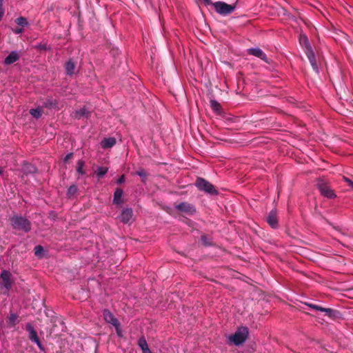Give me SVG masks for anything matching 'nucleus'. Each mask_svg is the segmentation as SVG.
<instances>
[{
    "instance_id": "f257e3e1",
    "label": "nucleus",
    "mask_w": 353,
    "mask_h": 353,
    "mask_svg": "<svg viewBox=\"0 0 353 353\" xmlns=\"http://www.w3.org/2000/svg\"><path fill=\"white\" fill-rule=\"evenodd\" d=\"M10 223L13 229L28 232L31 230V222L26 218L21 216H13L10 219Z\"/></svg>"
},
{
    "instance_id": "f03ea898",
    "label": "nucleus",
    "mask_w": 353,
    "mask_h": 353,
    "mask_svg": "<svg viewBox=\"0 0 353 353\" xmlns=\"http://www.w3.org/2000/svg\"><path fill=\"white\" fill-rule=\"evenodd\" d=\"M194 185L197 188L198 190L203 191L206 194L210 195L218 194V190L215 188V187L204 178L197 177L195 181Z\"/></svg>"
},
{
    "instance_id": "7ed1b4c3",
    "label": "nucleus",
    "mask_w": 353,
    "mask_h": 353,
    "mask_svg": "<svg viewBox=\"0 0 353 353\" xmlns=\"http://www.w3.org/2000/svg\"><path fill=\"white\" fill-rule=\"evenodd\" d=\"M215 11L222 16H227L232 14L236 9V3L230 5L223 1H216L211 3Z\"/></svg>"
},
{
    "instance_id": "20e7f679",
    "label": "nucleus",
    "mask_w": 353,
    "mask_h": 353,
    "mask_svg": "<svg viewBox=\"0 0 353 353\" xmlns=\"http://www.w3.org/2000/svg\"><path fill=\"white\" fill-rule=\"evenodd\" d=\"M316 185L322 196L327 199H334L336 197L334 190L331 189L326 181L322 179H318Z\"/></svg>"
},
{
    "instance_id": "39448f33",
    "label": "nucleus",
    "mask_w": 353,
    "mask_h": 353,
    "mask_svg": "<svg viewBox=\"0 0 353 353\" xmlns=\"http://www.w3.org/2000/svg\"><path fill=\"white\" fill-rule=\"evenodd\" d=\"M249 331L248 327H241L239 328L233 335L230 336L229 339L236 345L243 343L248 336Z\"/></svg>"
},
{
    "instance_id": "423d86ee",
    "label": "nucleus",
    "mask_w": 353,
    "mask_h": 353,
    "mask_svg": "<svg viewBox=\"0 0 353 353\" xmlns=\"http://www.w3.org/2000/svg\"><path fill=\"white\" fill-rule=\"evenodd\" d=\"M0 285L1 289L5 290L4 292H9L14 283L11 272L6 270H2L0 274Z\"/></svg>"
},
{
    "instance_id": "0eeeda50",
    "label": "nucleus",
    "mask_w": 353,
    "mask_h": 353,
    "mask_svg": "<svg viewBox=\"0 0 353 353\" xmlns=\"http://www.w3.org/2000/svg\"><path fill=\"white\" fill-rule=\"evenodd\" d=\"M26 330L27 332H28V337L30 340L32 342L35 343L37 345L38 347L41 350L43 351L45 349L44 346L41 343L39 337L38 336L37 332L34 328V327L30 323H27L26 325Z\"/></svg>"
},
{
    "instance_id": "6e6552de",
    "label": "nucleus",
    "mask_w": 353,
    "mask_h": 353,
    "mask_svg": "<svg viewBox=\"0 0 353 353\" xmlns=\"http://www.w3.org/2000/svg\"><path fill=\"white\" fill-rule=\"evenodd\" d=\"M174 206L176 210L183 212L188 215H192L196 213V211L194 205L188 202L174 203Z\"/></svg>"
},
{
    "instance_id": "1a4fd4ad",
    "label": "nucleus",
    "mask_w": 353,
    "mask_h": 353,
    "mask_svg": "<svg viewBox=\"0 0 353 353\" xmlns=\"http://www.w3.org/2000/svg\"><path fill=\"white\" fill-rule=\"evenodd\" d=\"M247 52L250 55L259 58L267 63H270V59H268L265 52L259 48H249L247 50Z\"/></svg>"
},
{
    "instance_id": "9d476101",
    "label": "nucleus",
    "mask_w": 353,
    "mask_h": 353,
    "mask_svg": "<svg viewBox=\"0 0 353 353\" xmlns=\"http://www.w3.org/2000/svg\"><path fill=\"white\" fill-rule=\"evenodd\" d=\"M266 221L272 228H277L279 225L277 211L276 210H272L268 215Z\"/></svg>"
},
{
    "instance_id": "9b49d317",
    "label": "nucleus",
    "mask_w": 353,
    "mask_h": 353,
    "mask_svg": "<svg viewBox=\"0 0 353 353\" xmlns=\"http://www.w3.org/2000/svg\"><path fill=\"white\" fill-rule=\"evenodd\" d=\"M305 52L310 61V63L312 65V68L313 69V70L316 72V73H319V67H318V65H317V63H316V58H315V55H314V51L312 49L311 50H305Z\"/></svg>"
},
{
    "instance_id": "f8f14e48",
    "label": "nucleus",
    "mask_w": 353,
    "mask_h": 353,
    "mask_svg": "<svg viewBox=\"0 0 353 353\" xmlns=\"http://www.w3.org/2000/svg\"><path fill=\"white\" fill-rule=\"evenodd\" d=\"M103 314V318L107 323L112 324L113 326H118V323H119L118 319L115 318L113 314L108 310H104Z\"/></svg>"
},
{
    "instance_id": "ddd939ff",
    "label": "nucleus",
    "mask_w": 353,
    "mask_h": 353,
    "mask_svg": "<svg viewBox=\"0 0 353 353\" xmlns=\"http://www.w3.org/2000/svg\"><path fill=\"white\" fill-rule=\"evenodd\" d=\"M20 59V53L17 51H12L4 59L5 65H11Z\"/></svg>"
},
{
    "instance_id": "4468645a",
    "label": "nucleus",
    "mask_w": 353,
    "mask_h": 353,
    "mask_svg": "<svg viewBox=\"0 0 353 353\" xmlns=\"http://www.w3.org/2000/svg\"><path fill=\"white\" fill-rule=\"evenodd\" d=\"M133 212L131 208L123 209L120 215V220L123 223H128L132 219Z\"/></svg>"
},
{
    "instance_id": "2eb2a0df",
    "label": "nucleus",
    "mask_w": 353,
    "mask_h": 353,
    "mask_svg": "<svg viewBox=\"0 0 353 353\" xmlns=\"http://www.w3.org/2000/svg\"><path fill=\"white\" fill-rule=\"evenodd\" d=\"M65 73L67 75L72 76L75 73L76 62L72 59H70L64 65Z\"/></svg>"
},
{
    "instance_id": "dca6fc26",
    "label": "nucleus",
    "mask_w": 353,
    "mask_h": 353,
    "mask_svg": "<svg viewBox=\"0 0 353 353\" xmlns=\"http://www.w3.org/2000/svg\"><path fill=\"white\" fill-rule=\"evenodd\" d=\"M321 312H325V315L331 319H336L341 316V314L339 311L331 308L323 307V310Z\"/></svg>"
},
{
    "instance_id": "f3484780",
    "label": "nucleus",
    "mask_w": 353,
    "mask_h": 353,
    "mask_svg": "<svg viewBox=\"0 0 353 353\" xmlns=\"http://www.w3.org/2000/svg\"><path fill=\"white\" fill-rule=\"evenodd\" d=\"M116 143V139L114 137L105 138L102 140L101 145L103 148H110L114 146Z\"/></svg>"
},
{
    "instance_id": "a211bd4d",
    "label": "nucleus",
    "mask_w": 353,
    "mask_h": 353,
    "mask_svg": "<svg viewBox=\"0 0 353 353\" xmlns=\"http://www.w3.org/2000/svg\"><path fill=\"white\" fill-rule=\"evenodd\" d=\"M23 173L26 175L37 172V168L30 163H26L22 168Z\"/></svg>"
},
{
    "instance_id": "6ab92c4d",
    "label": "nucleus",
    "mask_w": 353,
    "mask_h": 353,
    "mask_svg": "<svg viewBox=\"0 0 353 353\" xmlns=\"http://www.w3.org/2000/svg\"><path fill=\"white\" fill-rule=\"evenodd\" d=\"M299 43L302 46L303 48H304L305 50H308L312 49L309 41L308 38L305 34H301L299 37Z\"/></svg>"
},
{
    "instance_id": "aec40b11",
    "label": "nucleus",
    "mask_w": 353,
    "mask_h": 353,
    "mask_svg": "<svg viewBox=\"0 0 353 353\" xmlns=\"http://www.w3.org/2000/svg\"><path fill=\"white\" fill-rule=\"evenodd\" d=\"M123 195V190L121 188H117L114 193L113 203L119 205L123 202L121 197Z\"/></svg>"
},
{
    "instance_id": "412c9836",
    "label": "nucleus",
    "mask_w": 353,
    "mask_h": 353,
    "mask_svg": "<svg viewBox=\"0 0 353 353\" xmlns=\"http://www.w3.org/2000/svg\"><path fill=\"white\" fill-rule=\"evenodd\" d=\"M201 241L202 244L205 247L214 245L212 236L205 234L201 235Z\"/></svg>"
},
{
    "instance_id": "4be33fe9",
    "label": "nucleus",
    "mask_w": 353,
    "mask_h": 353,
    "mask_svg": "<svg viewBox=\"0 0 353 353\" xmlns=\"http://www.w3.org/2000/svg\"><path fill=\"white\" fill-rule=\"evenodd\" d=\"M90 112L87 111L85 108H81L79 110L74 112V117L77 119H80L81 118L85 117H88Z\"/></svg>"
},
{
    "instance_id": "5701e85b",
    "label": "nucleus",
    "mask_w": 353,
    "mask_h": 353,
    "mask_svg": "<svg viewBox=\"0 0 353 353\" xmlns=\"http://www.w3.org/2000/svg\"><path fill=\"white\" fill-rule=\"evenodd\" d=\"M42 112H43V109L41 107H39V108H35V109H30V114L33 117H34L36 119H39L41 117V115H42Z\"/></svg>"
},
{
    "instance_id": "b1692460",
    "label": "nucleus",
    "mask_w": 353,
    "mask_h": 353,
    "mask_svg": "<svg viewBox=\"0 0 353 353\" xmlns=\"http://www.w3.org/2000/svg\"><path fill=\"white\" fill-rule=\"evenodd\" d=\"M138 345H139V347L141 349L142 352L149 349L148 343L144 336H141L139 339Z\"/></svg>"
},
{
    "instance_id": "393cba45",
    "label": "nucleus",
    "mask_w": 353,
    "mask_h": 353,
    "mask_svg": "<svg viewBox=\"0 0 353 353\" xmlns=\"http://www.w3.org/2000/svg\"><path fill=\"white\" fill-rule=\"evenodd\" d=\"M210 107L216 112H219L221 110L220 103L215 100L210 101Z\"/></svg>"
},
{
    "instance_id": "a878e982",
    "label": "nucleus",
    "mask_w": 353,
    "mask_h": 353,
    "mask_svg": "<svg viewBox=\"0 0 353 353\" xmlns=\"http://www.w3.org/2000/svg\"><path fill=\"white\" fill-rule=\"evenodd\" d=\"M135 174L141 178L143 182L145 181L148 176L147 172L143 168H140L139 170H137Z\"/></svg>"
},
{
    "instance_id": "bb28decb",
    "label": "nucleus",
    "mask_w": 353,
    "mask_h": 353,
    "mask_svg": "<svg viewBox=\"0 0 353 353\" xmlns=\"http://www.w3.org/2000/svg\"><path fill=\"white\" fill-rule=\"evenodd\" d=\"M85 165V162L82 160H79L77 162V172L80 174H85V172L83 170V167Z\"/></svg>"
},
{
    "instance_id": "cd10ccee",
    "label": "nucleus",
    "mask_w": 353,
    "mask_h": 353,
    "mask_svg": "<svg viewBox=\"0 0 353 353\" xmlns=\"http://www.w3.org/2000/svg\"><path fill=\"white\" fill-rule=\"evenodd\" d=\"M9 323L12 325H15L18 323V315L14 313H10V316L8 317Z\"/></svg>"
},
{
    "instance_id": "c85d7f7f",
    "label": "nucleus",
    "mask_w": 353,
    "mask_h": 353,
    "mask_svg": "<svg viewBox=\"0 0 353 353\" xmlns=\"http://www.w3.org/2000/svg\"><path fill=\"white\" fill-rule=\"evenodd\" d=\"M15 22L17 25L22 26V27L26 26L28 23L26 18H25L23 17H19L17 18L15 20Z\"/></svg>"
},
{
    "instance_id": "c756f323",
    "label": "nucleus",
    "mask_w": 353,
    "mask_h": 353,
    "mask_svg": "<svg viewBox=\"0 0 353 353\" xmlns=\"http://www.w3.org/2000/svg\"><path fill=\"white\" fill-rule=\"evenodd\" d=\"M108 171V168L105 167H99L97 170V174L99 177L103 176Z\"/></svg>"
},
{
    "instance_id": "7c9ffc66",
    "label": "nucleus",
    "mask_w": 353,
    "mask_h": 353,
    "mask_svg": "<svg viewBox=\"0 0 353 353\" xmlns=\"http://www.w3.org/2000/svg\"><path fill=\"white\" fill-rule=\"evenodd\" d=\"M77 187L75 185H70L67 191V194L69 197L74 195L77 192Z\"/></svg>"
},
{
    "instance_id": "2f4dec72",
    "label": "nucleus",
    "mask_w": 353,
    "mask_h": 353,
    "mask_svg": "<svg viewBox=\"0 0 353 353\" xmlns=\"http://www.w3.org/2000/svg\"><path fill=\"white\" fill-rule=\"evenodd\" d=\"M43 248L41 245H37L34 248V254L37 256H41V254L43 252Z\"/></svg>"
},
{
    "instance_id": "473e14b6",
    "label": "nucleus",
    "mask_w": 353,
    "mask_h": 353,
    "mask_svg": "<svg viewBox=\"0 0 353 353\" xmlns=\"http://www.w3.org/2000/svg\"><path fill=\"white\" fill-rule=\"evenodd\" d=\"M4 1L5 0H0V21L5 14V8H3Z\"/></svg>"
},
{
    "instance_id": "72a5a7b5",
    "label": "nucleus",
    "mask_w": 353,
    "mask_h": 353,
    "mask_svg": "<svg viewBox=\"0 0 353 353\" xmlns=\"http://www.w3.org/2000/svg\"><path fill=\"white\" fill-rule=\"evenodd\" d=\"M306 305L313 310L321 311V312L323 310V307H321V306H319V305H317L315 304H312V303H306Z\"/></svg>"
},
{
    "instance_id": "f704fd0d",
    "label": "nucleus",
    "mask_w": 353,
    "mask_h": 353,
    "mask_svg": "<svg viewBox=\"0 0 353 353\" xmlns=\"http://www.w3.org/2000/svg\"><path fill=\"white\" fill-rule=\"evenodd\" d=\"M35 48L40 50H47V43H39V45L36 46Z\"/></svg>"
},
{
    "instance_id": "c9c22d12",
    "label": "nucleus",
    "mask_w": 353,
    "mask_h": 353,
    "mask_svg": "<svg viewBox=\"0 0 353 353\" xmlns=\"http://www.w3.org/2000/svg\"><path fill=\"white\" fill-rule=\"evenodd\" d=\"M116 329V332H117V334L118 336H121V328H120V323H118V326H114Z\"/></svg>"
},
{
    "instance_id": "e433bc0d",
    "label": "nucleus",
    "mask_w": 353,
    "mask_h": 353,
    "mask_svg": "<svg viewBox=\"0 0 353 353\" xmlns=\"http://www.w3.org/2000/svg\"><path fill=\"white\" fill-rule=\"evenodd\" d=\"M344 180L347 183V185L353 189V181L346 177H344Z\"/></svg>"
},
{
    "instance_id": "4c0bfd02",
    "label": "nucleus",
    "mask_w": 353,
    "mask_h": 353,
    "mask_svg": "<svg viewBox=\"0 0 353 353\" xmlns=\"http://www.w3.org/2000/svg\"><path fill=\"white\" fill-rule=\"evenodd\" d=\"M73 157V154L72 153H69L68 154L65 158H64V161L66 162L68 161H69L70 159H72Z\"/></svg>"
},
{
    "instance_id": "58836bf2",
    "label": "nucleus",
    "mask_w": 353,
    "mask_h": 353,
    "mask_svg": "<svg viewBox=\"0 0 353 353\" xmlns=\"http://www.w3.org/2000/svg\"><path fill=\"white\" fill-rule=\"evenodd\" d=\"M125 181V176L121 175L117 180V183L121 184Z\"/></svg>"
},
{
    "instance_id": "ea45409f",
    "label": "nucleus",
    "mask_w": 353,
    "mask_h": 353,
    "mask_svg": "<svg viewBox=\"0 0 353 353\" xmlns=\"http://www.w3.org/2000/svg\"><path fill=\"white\" fill-rule=\"evenodd\" d=\"M44 105H45V106H46V107H49V108H50V107H52V101H50L48 100V101H46V102H45V103H44Z\"/></svg>"
},
{
    "instance_id": "a19ab883",
    "label": "nucleus",
    "mask_w": 353,
    "mask_h": 353,
    "mask_svg": "<svg viewBox=\"0 0 353 353\" xmlns=\"http://www.w3.org/2000/svg\"><path fill=\"white\" fill-rule=\"evenodd\" d=\"M14 32L15 34H21L23 32V29L22 28H17L14 30Z\"/></svg>"
},
{
    "instance_id": "79ce46f5",
    "label": "nucleus",
    "mask_w": 353,
    "mask_h": 353,
    "mask_svg": "<svg viewBox=\"0 0 353 353\" xmlns=\"http://www.w3.org/2000/svg\"><path fill=\"white\" fill-rule=\"evenodd\" d=\"M205 5H211L212 3L211 0H203Z\"/></svg>"
},
{
    "instance_id": "37998d69",
    "label": "nucleus",
    "mask_w": 353,
    "mask_h": 353,
    "mask_svg": "<svg viewBox=\"0 0 353 353\" xmlns=\"http://www.w3.org/2000/svg\"><path fill=\"white\" fill-rule=\"evenodd\" d=\"M143 353H152V352L150 351V349H148V350L143 351Z\"/></svg>"
},
{
    "instance_id": "c03bdc74",
    "label": "nucleus",
    "mask_w": 353,
    "mask_h": 353,
    "mask_svg": "<svg viewBox=\"0 0 353 353\" xmlns=\"http://www.w3.org/2000/svg\"><path fill=\"white\" fill-rule=\"evenodd\" d=\"M3 173V169L0 167V174Z\"/></svg>"
}]
</instances>
